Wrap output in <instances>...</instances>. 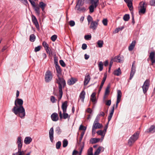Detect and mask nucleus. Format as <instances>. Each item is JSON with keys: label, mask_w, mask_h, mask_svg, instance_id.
<instances>
[{"label": "nucleus", "mask_w": 155, "mask_h": 155, "mask_svg": "<svg viewBox=\"0 0 155 155\" xmlns=\"http://www.w3.org/2000/svg\"><path fill=\"white\" fill-rule=\"evenodd\" d=\"M91 79L90 75L89 74L86 75L85 76L84 81V86H86L88 83Z\"/></svg>", "instance_id": "2eb2a0df"}, {"label": "nucleus", "mask_w": 155, "mask_h": 155, "mask_svg": "<svg viewBox=\"0 0 155 155\" xmlns=\"http://www.w3.org/2000/svg\"><path fill=\"white\" fill-rule=\"evenodd\" d=\"M46 5V4L42 2H40L39 3V7L41 8L43 11H44Z\"/></svg>", "instance_id": "c85d7f7f"}, {"label": "nucleus", "mask_w": 155, "mask_h": 155, "mask_svg": "<svg viewBox=\"0 0 155 155\" xmlns=\"http://www.w3.org/2000/svg\"><path fill=\"white\" fill-rule=\"evenodd\" d=\"M109 87H107L106 89L105 92V94L106 95L108 94L109 92Z\"/></svg>", "instance_id": "680f3d73"}, {"label": "nucleus", "mask_w": 155, "mask_h": 155, "mask_svg": "<svg viewBox=\"0 0 155 155\" xmlns=\"http://www.w3.org/2000/svg\"><path fill=\"white\" fill-rule=\"evenodd\" d=\"M136 43L135 41H133L131 44L128 48L129 50L130 51H132L134 48Z\"/></svg>", "instance_id": "b1692460"}, {"label": "nucleus", "mask_w": 155, "mask_h": 155, "mask_svg": "<svg viewBox=\"0 0 155 155\" xmlns=\"http://www.w3.org/2000/svg\"><path fill=\"white\" fill-rule=\"evenodd\" d=\"M85 91H82L80 94L79 97L81 100L83 102L84 101V100L85 98Z\"/></svg>", "instance_id": "bb28decb"}, {"label": "nucleus", "mask_w": 155, "mask_h": 155, "mask_svg": "<svg viewBox=\"0 0 155 155\" xmlns=\"http://www.w3.org/2000/svg\"><path fill=\"white\" fill-rule=\"evenodd\" d=\"M91 5L89 7L90 11L92 13L94 12V9L96 8L99 3V0H91Z\"/></svg>", "instance_id": "39448f33"}, {"label": "nucleus", "mask_w": 155, "mask_h": 155, "mask_svg": "<svg viewBox=\"0 0 155 155\" xmlns=\"http://www.w3.org/2000/svg\"><path fill=\"white\" fill-rule=\"evenodd\" d=\"M84 145H83L82 147H81V148L80 149V151H79V153H80V155H81V154L82 153V150H83L84 148Z\"/></svg>", "instance_id": "338daca9"}, {"label": "nucleus", "mask_w": 155, "mask_h": 155, "mask_svg": "<svg viewBox=\"0 0 155 155\" xmlns=\"http://www.w3.org/2000/svg\"><path fill=\"white\" fill-rule=\"evenodd\" d=\"M75 24V22L73 21H71L69 22V25L71 27L74 26Z\"/></svg>", "instance_id": "5fc2aeb1"}, {"label": "nucleus", "mask_w": 155, "mask_h": 155, "mask_svg": "<svg viewBox=\"0 0 155 155\" xmlns=\"http://www.w3.org/2000/svg\"><path fill=\"white\" fill-rule=\"evenodd\" d=\"M102 23L105 26H107V20L106 18L102 20Z\"/></svg>", "instance_id": "a18cd8bd"}, {"label": "nucleus", "mask_w": 155, "mask_h": 155, "mask_svg": "<svg viewBox=\"0 0 155 155\" xmlns=\"http://www.w3.org/2000/svg\"><path fill=\"white\" fill-rule=\"evenodd\" d=\"M155 53L154 52H151L150 54L149 58L152 62V65H153L155 62V59H154Z\"/></svg>", "instance_id": "dca6fc26"}, {"label": "nucleus", "mask_w": 155, "mask_h": 155, "mask_svg": "<svg viewBox=\"0 0 155 155\" xmlns=\"http://www.w3.org/2000/svg\"><path fill=\"white\" fill-rule=\"evenodd\" d=\"M104 150V148L102 147H99L96 150L93 155H99L101 151H103Z\"/></svg>", "instance_id": "6ab92c4d"}, {"label": "nucleus", "mask_w": 155, "mask_h": 155, "mask_svg": "<svg viewBox=\"0 0 155 155\" xmlns=\"http://www.w3.org/2000/svg\"><path fill=\"white\" fill-rule=\"evenodd\" d=\"M56 70L57 73V76L58 79L56 80V82L58 84L59 94L57 95L58 98V101H59L61 99L63 92L62 88H64L65 85L66 83L65 80L62 78H61L60 76L61 73V70L59 65H57L55 66Z\"/></svg>", "instance_id": "f03ea898"}, {"label": "nucleus", "mask_w": 155, "mask_h": 155, "mask_svg": "<svg viewBox=\"0 0 155 155\" xmlns=\"http://www.w3.org/2000/svg\"><path fill=\"white\" fill-rule=\"evenodd\" d=\"M41 46H39L37 47H36L35 48V52L39 51L41 49Z\"/></svg>", "instance_id": "4d7b16f0"}, {"label": "nucleus", "mask_w": 155, "mask_h": 155, "mask_svg": "<svg viewBox=\"0 0 155 155\" xmlns=\"http://www.w3.org/2000/svg\"><path fill=\"white\" fill-rule=\"evenodd\" d=\"M107 74H104V78H103V80H102V82L101 83V84L100 86V88H99V91H101V90L102 87H103V86L104 84V83L106 79V78H107Z\"/></svg>", "instance_id": "4be33fe9"}, {"label": "nucleus", "mask_w": 155, "mask_h": 155, "mask_svg": "<svg viewBox=\"0 0 155 155\" xmlns=\"http://www.w3.org/2000/svg\"><path fill=\"white\" fill-rule=\"evenodd\" d=\"M89 58V56L87 54H85L84 55V58L85 59L87 60Z\"/></svg>", "instance_id": "774afa93"}, {"label": "nucleus", "mask_w": 155, "mask_h": 155, "mask_svg": "<svg viewBox=\"0 0 155 155\" xmlns=\"http://www.w3.org/2000/svg\"><path fill=\"white\" fill-rule=\"evenodd\" d=\"M114 61L117 62H121L122 61V60L121 57L120 56H118L115 57Z\"/></svg>", "instance_id": "2f4dec72"}, {"label": "nucleus", "mask_w": 155, "mask_h": 155, "mask_svg": "<svg viewBox=\"0 0 155 155\" xmlns=\"http://www.w3.org/2000/svg\"><path fill=\"white\" fill-rule=\"evenodd\" d=\"M93 148L92 147H90L87 150V155H93Z\"/></svg>", "instance_id": "72a5a7b5"}, {"label": "nucleus", "mask_w": 155, "mask_h": 155, "mask_svg": "<svg viewBox=\"0 0 155 155\" xmlns=\"http://www.w3.org/2000/svg\"><path fill=\"white\" fill-rule=\"evenodd\" d=\"M98 66L99 68V70L100 71L102 70L103 68V63L102 61H100L98 64Z\"/></svg>", "instance_id": "473e14b6"}, {"label": "nucleus", "mask_w": 155, "mask_h": 155, "mask_svg": "<svg viewBox=\"0 0 155 155\" xmlns=\"http://www.w3.org/2000/svg\"><path fill=\"white\" fill-rule=\"evenodd\" d=\"M114 105L112 107V110L110 111V112L109 114V115L108 116V122H109L110 120L111 119V118L112 117L113 114L114 113Z\"/></svg>", "instance_id": "393cba45"}, {"label": "nucleus", "mask_w": 155, "mask_h": 155, "mask_svg": "<svg viewBox=\"0 0 155 155\" xmlns=\"http://www.w3.org/2000/svg\"><path fill=\"white\" fill-rule=\"evenodd\" d=\"M51 117L52 120L54 121H58L59 119L58 114L56 113H53L51 116Z\"/></svg>", "instance_id": "4468645a"}, {"label": "nucleus", "mask_w": 155, "mask_h": 155, "mask_svg": "<svg viewBox=\"0 0 155 155\" xmlns=\"http://www.w3.org/2000/svg\"><path fill=\"white\" fill-rule=\"evenodd\" d=\"M104 115H105V114H104V112H101L100 113V114L99 115H98V116L99 117L100 116L104 117Z\"/></svg>", "instance_id": "69168bd1"}, {"label": "nucleus", "mask_w": 155, "mask_h": 155, "mask_svg": "<svg viewBox=\"0 0 155 155\" xmlns=\"http://www.w3.org/2000/svg\"><path fill=\"white\" fill-rule=\"evenodd\" d=\"M23 102L22 99L17 98L15 101V106L12 109V112L21 118H24L25 115V109L23 106Z\"/></svg>", "instance_id": "f257e3e1"}, {"label": "nucleus", "mask_w": 155, "mask_h": 155, "mask_svg": "<svg viewBox=\"0 0 155 155\" xmlns=\"http://www.w3.org/2000/svg\"><path fill=\"white\" fill-rule=\"evenodd\" d=\"M61 145V143L60 141L57 142L56 143V147L57 149H58L60 148Z\"/></svg>", "instance_id": "3c124183"}, {"label": "nucleus", "mask_w": 155, "mask_h": 155, "mask_svg": "<svg viewBox=\"0 0 155 155\" xmlns=\"http://www.w3.org/2000/svg\"><path fill=\"white\" fill-rule=\"evenodd\" d=\"M99 20L97 19L96 21H92L91 23V25L89 26V28L92 29L93 30H95L97 27L98 25V23Z\"/></svg>", "instance_id": "9d476101"}, {"label": "nucleus", "mask_w": 155, "mask_h": 155, "mask_svg": "<svg viewBox=\"0 0 155 155\" xmlns=\"http://www.w3.org/2000/svg\"><path fill=\"white\" fill-rule=\"evenodd\" d=\"M149 4L151 5L155 6V0H150Z\"/></svg>", "instance_id": "8fccbe9b"}, {"label": "nucleus", "mask_w": 155, "mask_h": 155, "mask_svg": "<svg viewBox=\"0 0 155 155\" xmlns=\"http://www.w3.org/2000/svg\"><path fill=\"white\" fill-rule=\"evenodd\" d=\"M67 102L65 101L62 104L61 108L63 110V111L66 112L67 109Z\"/></svg>", "instance_id": "5701e85b"}, {"label": "nucleus", "mask_w": 155, "mask_h": 155, "mask_svg": "<svg viewBox=\"0 0 155 155\" xmlns=\"http://www.w3.org/2000/svg\"><path fill=\"white\" fill-rule=\"evenodd\" d=\"M86 127L82 125H81L79 127V130H82L84 131H85L86 129Z\"/></svg>", "instance_id": "a19ab883"}, {"label": "nucleus", "mask_w": 155, "mask_h": 155, "mask_svg": "<svg viewBox=\"0 0 155 155\" xmlns=\"http://www.w3.org/2000/svg\"><path fill=\"white\" fill-rule=\"evenodd\" d=\"M45 49L46 50V51L47 53L48 54H50V48H49V47H48V48H45Z\"/></svg>", "instance_id": "e2e57ef3"}, {"label": "nucleus", "mask_w": 155, "mask_h": 155, "mask_svg": "<svg viewBox=\"0 0 155 155\" xmlns=\"http://www.w3.org/2000/svg\"><path fill=\"white\" fill-rule=\"evenodd\" d=\"M95 95V93H93L91 95V100L93 102H94L96 101Z\"/></svg>", "instance_id": "f704fd0d"}, {"label": "nucleus", "mask_w": 155, "mask_h": 155, "mask_svg": "<svg viewBox=\"0 0 155 155\" xmlns=\"http://www.w3.org/2000/svg\"><path fill=\"white\" fill-rule=\"evenodd\" d=\"M32 139L31 137H28L25 138L24 142L26 144H29L32 141Z\"/></svg>", "instance_id": "a878e982"}, {"label": "nucleus", "mask_w": 155, "mask_h": 155, "mask_svg": "<svg viewBox=\"0 0 155 155\" xmlns=\"http://www.w3.org/2000/svg\"><path fill=\"white\" fill-rule=\"evenodd\" d=\"M35 37L34 35H31L30 36V40L31 41L33 42L35 41Z\"/></svg>", "instance_id": "ea45409f"}, {"label": "nucleus", "mask_w": 155, "mask_h": 155, "mask_svg": "<svg viewBox=\"0 0 155 155\" xmlns=\"http://www.w3.org/2000/svg\"><path fill=\"white\" fill-rule=\"evenodd\" d=\"M78 81L77 79L72 78L69 79L68 81V84L69 85H71L74 84Z\"/></svg>", "instance_id": "a211bd4d"}, {"label": "nucleus", "mask_w": 155, "mask_h": 155, "mask_svg": "<svg viewBox=\"0 0 155 155\" xmlns=\"http://www.w3.org/2000/svg\"><path fill=\"white\" fill-rule=\"evenodd\" d=\"M51 101L53 103H54L56 102L57 99L55 98L54 96H51Z\"/></svg>", "instance_id": "49530a36"}, {"label": "nucleus", "mask_w": 155, "mask_h": 155, "mask_svg": "<svg viewBox=\"0 0 155 155\" xmlns=\"http://www.w3.org/2000/svg\"><path fill=\"white\" fill-rule=\"evenodd\" d=\"M84 38L86 40H89V39H91V36L89 35H85L84 36Z\"/></svg>", "instance_id": "6e6d98bb"}, {"label": "nucleus", "mask_w": 155, "mask_h": 155, "mask_svg": "<svg viewBox=\"0 0 155 155\" xmlns=\"http://www.w3.org/2000/svg\"><path fill=\"white\" fill-rule=\"evenodd\" d=\"M147 4L145 2H141L139 4L138 7L139 14H144L146 12Z\"/></svg>", "instance_id": "20e7f679"}, {"label": "nucleus", "mask_w": 155, "mask_h": 155, "mask_svg": "<svg viewBox=\"0 0 155 155\" xmlns=\"http://www.w3.org/2000/svg\"><path fill=\"white\" fill-rule=\"evenodd\" d=\"M83 4V2L82 1V0H78L77 5H76V7H77L78 6H81Z\"/></svg>", "instance_id": "4c0bfd02"}, {"label": "nucleus", "mask_w": 155, "mask_h": 155, "mask_svg": "<svg viewBox=\"0 0 155 155\" xmlns=\"http://www.w3.org/2000/svg\"><path fill=\"white\" fill-rule=\"evenodd\" d=\"M149 131L151 133H153L155 132V126H151L149 129Z\"/></svg>", "instance_id": "e433bc0d"}, {"label": "nucleus", "mask_w": 155, "mask_h": 155, "mask_svg": "<svg viewBox=\"0 0 155 155\" xmlns=\"http://www.w3.org/2000/svg\"><path fill=\"white\" fill-rule=\"evenodd\" d=\"M57 38V36L56 35H52L51 37V39L53 41H54Z\"/></svg>", "instance_id": "de8ad7c7"}, {"label": "nucleus", "mask_w": 155, "mask_h": 155, "mask_svg": "<svg viewBox=\"0 0 155 155\" xmlns=\"http://www.w3.org/2000/svg\"><path fill=\"white\" fill-rule=\"evenodd\" d=\"M102 125L98 122H94L92 126V128H93V130H94V129H100L102 128Z\"/></svg>", "instance_id": "ddd939ff"}, {"label": "nucleus", "mask_w": 155, "mask_h": 155, "mask_svg": "<svg viewBox=\"0 0 155 155\" xmlns=\"http://www.w3.org/2000/svg\"><path fill=\"white\" fill-rule=\"evenodd\" d=\"M66 112L63 111V114H62V112L61 111H59V116L60 119H65L67 118H70V116L66 113Z\"/></svg>", "instance_id": "6e6552de"}, {"label": "nucleus", "mask_w": 155, "mask_h": 155, "mask_svg": "<svg viewBox=\"0 0 155 155\" xmlns=\"http://www.w3.org/2000/svg\"><path fill=\"white\" fill-rule=\"evenodd\" d=\"M130 18V16L128 14H125L123 17V19L125 21L129 20Z\"/></svg>", "instance_id": "c9c22d12"}, {"label": "nucleus", "mask_w": 155, "mask_h": 155, "mask_svg": "<svg viewBox=\"0 0 155 155\" xmlns=\"http://www.w3.org/2000/svg\"><path fill=\"white\" fill-rule=\"evenodd\" d=\"M139 134V132L137 131L130 137L128 142L129 145L131 146L138 139Z\"/></svg>", "instance_id": "7ed1b4c3"}, {"label": "nucleus", "mask_w": 155, "mask_h": 155, "mask_svg": "<svg viewBox=\"0 0 155 155\" xmlns=\"http://www.w3.org/2000/svg\"><path fill=\"white\" fill-rule=\"evenodd\" d=\"M111 103V101L110 100H107L106 101V105L108 106L110 105Z\"/></svg>", "instance_id": "bf43d9fd"}, {"label": "nucleus", "mask_w": 155, "mask_h": 155, "mask_svg": "<svg viewBox=\"0 0 155 155\" xmlns=\"http://www.w3.org/2000/svg\"><path fill=\"white\" fill-rule=\"evenodd\" d=\"M121 71L120 68H119L117 70H115L114 72V74L117 76H119L121 74Z\"/></svg>", "instance_id": "c756f323"}, {"label": "nucleus", "mask_w": 155, "mask_h": 155, "mask_svg": "<svg viewBox=\"0 0 155 155\" xmlns=\"http://www.w3.org/2000/svg\"><path fill=\"white\" fill-rule=\"evenodd\" d=\"M96 138H92L90 140V142L92 143H97Z\"/></svg>", "instance_id": "c03bdc74"}, {"label": "nucleus", "mask_w": 155, "mask_h": 155, "mask_svg": "<svg viewBox=\"0 0 155 155\" xmlns=\"http://www.w3.org/2000/svg\"><path fill=\"white\" fill-rule=\"evenodd\" d=\"M54 129L53 127H51L49 131V136L51 142H52L54 139Z\"/></svg>", "instance_id": "f3484780"}, {"label": "nucleus", "mask_w": 155, "mask_h": 155, "mask_svg": "<svg viewBox=\"0 0 155 155\" xmlns=\"http://www.w3.org/2000/svg\"><path fill=\"white\" fill-rule=\"evenodd\" d=\"M123 29V28H116L114 31V33H118L121 30Z\"/></svg>", "instance_id": "603ef678"}, {"label": "nucleus", "mask_w": 155, "mask_h": 155, "mask_svg": "<svg viewBox=\"0 0 155 155\" xmlns=\"http://www.w3.org/2000/svg\"><path fill=\"white\" fill-rule=\"evenodd\" d=\"M32 6L34 7L36 13L38 15H39L40 14L39 7L36 5L35 3L34 4V5H32Z\"/></svg>", "instance_id": "cd10ccee"}, {"label": "nucleus", "mask_w": 155, "mask_h": 155, "mask_svg": "<svg viewBox=\"0 0 155 155\" xmlns=\"http://www.w3.org/2000/svg\"><path fill=\"white\" fill-rule=\"evenodd\" d=\"M124 1L127 4V6L130 10H132L133 7L132 1L130 0H124Z\"/></svg>", "instance_id": "412c9836"}, {"label": "nucleus", "mask_w": 155, "mask_h": 155, "mask_svg": "<svg viewBox=\"0 0 155 155\" xmlns=\"http://www.w3.org/2000/svg\"><path fill=\"white\" fill-rule=\"evenodd\" d=\"M121 96H122V93H121V91L119 90H118L117 91V98L121 99Z\"/></svg>", "instance_id": "79ce46f5"}, {"label": "nucleus", "mask_w": 155, "mask_h": 155, "mask_svg": "<svg viewBox=\"0 0 155 155\" xmlns=\"http://www.w3.org/2000/svg\"><path fill=\"white\" fill-rule=\"evenodd\" d=\"M97 133L99 135L101 136V141H102L103 140L104 137L105 135V133L103 131V130H99L97 132Z\"/></svg>", "instance_id": "aec40b11"}, {"label": "nucleus", "mask_w": 155, "mask_h": 155, "mask_svg": "<svg viewBox=\"0 0 155 155\" xmlns=\"http://www.w3.org/2000/svg\"><path fill=\"white\" fill-rule=\"evenodd\" d=\"M150 86V81L147 80L144 82L142 86V89L143 93L145 94L147 92Z\"/></svg>", "instance_id": "0eeeda50"}, {"label": "nucleus", "mask_w": 155, "mask_h": 155, "mask_svg": "<svg viewBox=\"0 0 155 155\" xmlns=\"http://www.w3.org/2000/svg\"><path fill=\"white\" fill-rule=\"evenodd\" d=\"M68 144V141L66 139H64L63 141V147H66Z\"/></svg>", "instance_id": "58836bf2"}, {"label": "nucleus", "mask_w": 155, "mask_h": 155, "mask_svg": "<svg viewBox=\"0 0 155 155\" xmlns=\"http://www.w3.org/2000/svg\"><path fill=\"white\" fill-rule=\"evenodd\" d=\"M99 119V117L98 116V115L96 117V118L95 119L94 122L95 123H98V120Z\"/></svg>", "instance_id": "0e129e2a"}, {"label": "nucleus", "mask_w": 155, "mask_h": 155, "mask_svg": "<svg viewBox=\"0 0 155 155\" xmlns=\"http://www.w3.org/2000/svg\"><path fill=\"white\" fill-rule=\"evenodd\" d=\"M53 76L51 72L49 70H48L45 74V78L46 82L50 81L52 79Z\"/></svg>", "instance_id": "423d86ee"}, {"label": "nucleus", "mask_w": 155, "mask_h": 155, "mask_svg": "<svg viewBox=\"0 0 155 155\" xmlns=\"http://www.w3.org/2000/svg\"><path fill=\"white\" fill-rule=\"evenodd\" d=\"M54 62L56 66H57V65H59L58 62V59L55 57L54 58Z\"/></svg>", "instance_id": "13d9d810"}, {"label": "nucleus", "mask_w": 155, "mask_h": 155, "mask_svg": "<svg viewBox=\"0 0 155 155\" xmlns=\"http://www.w3.org/2000/svg\"><path fill=\"white\" fill-rule=\"evenodd\" d=\"M135 64V62L134 61L133 63V64L130 73V77L129 79L131 80L133 77L134 75L135 72V67L134 66Z\"/></svg>", "instance_id": "1a4fd4ad"}, {"label": "nucleus", "mask_w": 155, "mask_h": 155, "mask_svg": "<svg viewBox=\"0 0 155 155\" xmlns=\"http://www.w3.org/2000/svg\"><path fill=\"white\" fill-rule=\"evenodd\" d=\"M87 20L89 23L90 22H92L93 21L92 17L90 15L88 16Z\"/></svg>", "instance_id": "37998d69"}, {"label": "nucleus", "mask_w": 155, "mask_h": 155, "mask_svg": "<svg viewBox=\"0 0 155 155\" xmlns=\"http://www.w3.org/2000/svg\"><path fill=\"white\" fill-rule=\"evenodd\" d=\"M60 65L63 67H65L66 64L62 60H60L59 61Z\"/></svg>", "instance_id": "09e8293b"}, {"label": "nucleus", "mask_w": 155, "mask_h": 155, "mask_svg": "<svg viewBox=\"0 0 155 155\" xmlns=\"http://www.w3.org/2000/svg\"><path fill=\"white\" fill-rule=\"evenodd\" d=\"M97 45L99 48H101L103 47L104 44V42L103 40H98L97 42Z\"/></svg>", "instance_id": "7c9ffc66"}, {"label": "nucleus", "mask_w": 155, "mask_h": 155, "mask_svg": "<svg viewBox=\"0 0 155 155\" xmlns=\"http://www.w3.org/2000/svg\"><path fill=\"white\" fill-rule=\"evenodd\" d=\"M87 45L85 44H83L82 45V48L83 50H85L87 48Z\"/></svg>", "instance_id": "052dcab7"}, {"label": "nucleus", "mask_w": 155, "mask_h": 155, "mask_svg": "<svg viewBox=\"0 0 155 155\" xmlns=\"http://www.w3.org/2000/svg\"><path fill=\"white\" fill-rule=\"evenodd\" d=\"M32 20L33 23L37 28H39V25L36 17L34 15L32 16Z\"/></svg>", "instance_id": "f8f14e48"}, {"label": "nucleus", "mask_w": 155, "mask_h": 155, "mask_svg": "<svg viewBox=\"0 0 155 155\" xmlns=\"http://www.w3.org/2000/svg\"><path fill=\"white\" fill-rule=\"evenodd\" d=\"M42 45L45 49L49 47L48 44L45 41H44L43 42Z\"/></svg>", "instance_id": "864d4df0"}, {"label": "nucleus", "mask_w": 155, "mask_h": 155, "mask_svg": "<svg viewBox=\"0 0 155 155\" xmlns=\"http://www.w3.org/2000/svg\"><path fill=\"white\" fill-rule=\"evenodd\" d=\"M17 143L18 144V150H19V151L20 152V149H21L22 146L21 137H18L17 138Z\"/></svg>", "instance_id": "9b49d317"}]
</instances>
